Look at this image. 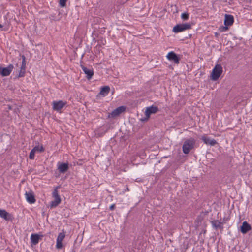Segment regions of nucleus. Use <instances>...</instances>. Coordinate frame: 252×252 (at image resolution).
<instances>
[{"label": "nucleus", "mask_w": 252, "mask_h": 252, "mask_svg": "<svg viewBox=\"0 0 252 252\" xmlns=\"http://www.w3.org/2000/svg\"><path fill=\"white\" fill-rule=\"evenodd\" d=\"M211 223L213 227L216 228H218L220 227L221 223L218 220H213L211 222Z\"/></svg>", "instance_id": "20"}, {"label": "nucleus", "mask_w": 252, "mask_h": 252, "mask_svg": "<svg viewBox=\"0 0 252 252\" xmlns=\"http://www.w3.org/2000/svg\"><path fill=\"white\" fill-rule=\"evenodd\" d=\"M3 25H2L1 24H0V28H3Z\"/></svg>", "instance_id": "29"}, {"label": "nucleus", "mask_w": 252, "mask_h": 252, "mask_svg": "<svg viewBox=\"0 0 252 252\" xmlns=\"http://www.w3.org/2000/svg\"><path fill=\"white\" fill-rule=\"evenodd\" d=\"M25 196L27 201L30 204L34 203L36 201L34 193L32 191L26 192L25 193Z\"/></svg>", "instance_id": "11"}, {"label": "nucleus", "mask_w": 252, "mask_h": 252, "mask_svg": "<svg viewBox=\"0 0 252 252\" xmlns=\"http://www.w3.org/2000/svg\"><path fill=\"white\" fill-rule=\"evenodd\" d=\"M110 88L108 86H104L101 88L99 93L97 94V97L100 96H105L109 93Z\"/></svg>", "instance_id": "16"}, {"label": "nucleus", "mask_w": 252, "mask_h": 252, "mask_svg": "<svg viewBox=\"0 0 252 252\" xmlns=\"http://www.w3.org/2000/svg\"><path fill=\"white\" fill-rule=\"evenodd\" d=\"M22 65L20 67V69L21 70H26V57L25 56L23 55L22 56Z\"/></svg>", "instance_id": "19"}, {"label": "nucleus", "mask_w": 252, "mask_h": 252, "mask_svg": "<svg viewBox=\"0 0 252 252\" xmlns=\"http://www.w3.org/2000/svg\"><path fill=\"white\" fill-rule=\"evenodd\" d=\"M115 206V204H112L111 205V210H113L114 209Z\"/></svg>", "instance_id": "28"}, {"label": "nucleus", "mask_w": 252, "mask_h": 252, "mask_svg": "<svg viewBox=\"0 0 252 252\" xmlns=\"http://www.w3.org/2000/svg\"><path fill=\"white\" fill-rule=\"evenodd\" d=\"M195 142V140L193 138H190L185 140L182 146L183 153L185 154H189L193 148Z\"/></svg>", "instance_id": "1"}, {"label": "nucleus", "mask_w": 252, "mask_h": 252, "mask_svg": "<svg viewBox=\"0 0 252 252\" xmlns=\"http://www.w3.org/2000/svg\"><path fill=\"white\" fill-rule=\"evenodd\" d=\"M113 92H112V91H111V94H113Z\"/></svg>", "instance_id": "32"}, {"label": "nucleus", "mask_w": 252, "mask_h": 252, "mask_svg": "<svg viewBox=\"0 0 252 252\" xmlns=\"http://www.w3.org/2000/svg\"><path fill=\"white\" fill-rule=\"evenodd\" d=\"M189 14L187 12L183 13L181 16V18L184 20H187L189 18Z\"/></svg>", "instance_id": "23"}, {"label": "nucleus", "mask_w": 252, "mask_h": 252, "mask_svg": "<svg viewBox=\"0 0 252 252\" xmlns=\"http://www.w3.org/2000/svg\"><path fill=\"white\" fill-rule=\"evenodd\" d=\"M40 237L37 234H32L31 236V240L32 244L36 245L38 243Z\"/></svg>", "instance_id": "18"}, {"label": "nucleus", "mask_w": 252, "mask_h": 252, "mask_svg": "<svg viewBox=\"0 0 252 252\" xmlns=\"http://www.w3.org/2000/svg\"><path fill=\"white\" fill-rule=\"evenodd\" d=\"M52 104L54 111L61 113L63 108L66 105V102L62 100L54 101Z\"/></svg>", "instance_id": "5"}, {"label": "nucleus", "mask_w": 252, "mask_h": 252, "mask_svg": "<svg viewBox=\"0 0 252 252\" xmlns=\"http://www.w3.org/2000/svg\"><path fill=\"white\" fill-rule=\"evenodd\" d=\"M13 68L14 66L12 64H10L6 67H0V74L2 76H8L10 75Z\"/></svg>", "instance_id": "7"}, {"label": "nucleus", "mask_w": 252, "mask_h": 252, "mask_svg": "<svg viewBox=\"0 0 252 252\" xmlns=\"http://www.w3.org/2000/svg\"><path fill=\"white\" fill-rule=\"evenodd\" d=\"M35 153V152L33 149H32V151H31V152L30 153V155H29V158L31 159H33L34 158Z\"/></svg>", "instance_id": "25"}, {"label": "nucleus", "mask_w": 252, "mask_h": 252, "mask_svg": "<svg viewBox=\"0 0 252 252\" xmlns=\"http://www.w3.org/2000/svg\"><path fill=\"white\" fill-rule=\"evenodd\" d=\"M108 117H110V113H108Z\"/></svg>", "instance_id": "30"}, {"label": "nucleus", "mask_w": 252, "mask_h": 252, "mask_svg": "<svg viewBox=\"0 0 252 252\" xmlns=\"http://www.w3.org/2000/svg\"><path fill=\"white\" fill-rule=\"evenodd\" d=\"M67 0H60L59 3L61 7H63L66 6Z\"/></svg>", "instance_id": "26"}, {"label": "nucleus", "mask_w": 252, "mask_h": 252, "mask_svg": "<svg viewBox=\"0 0 252 252\" xmlns=\"http://www.w3.org/2000/svg\"><path fill=\"white\" fill-rule=\"evenodd\" d=\"M26 252H30L28 250H27Z\"/></svg>", "instance_id": "31"}, {"label": "nucleus", "mask_w": 252, "mask_h": 252, "mask_svg": "<svg viewBox=\"0 0 252 252\" xmlns=\"http://www.w3.org/2000/svg\"><path fill=\"white\" fill-rule=\"evenodd\" d=\"M191 28V25L189 23L177 24L173 29V32L175 33L182 32Z\"/></svg>", "instance_id": "3"}, {"label": "nucleus", "mask_w": 252, "mask_h": 252, "mask_svg": "<svg viewBox=\"0 0 252 252\" xmlns=\"http://www.w3.org/2000/svg\"><path fill=\"white\" fill-rule=\"evenodd\" d=\"M233 22H234L233 16L231 15L226 14L225 16V19H224V22L225 27H223V28L225 29V30L228 29V28L227 27L232 25L233 24Z\"/></svg>", "instance_id": "10"}, {"label": "nucleus", "mask_w": 252, "mask_h": 252, "mask_svg": "<svg viewBox=\"0 0 252 252\" xmlns=\"http://www.w3.org/2000/svg\"><path fill=\"white\" fill-rule=\"evenodd\" d=\"M56 247L57 249H62L63 247L62 241L57 240Z\"/></svg>", "instance_id": "24"}, {"label": "nucleus", "mask_w": 252, "mask_h": 252, "mask_svg": "<svg viewBox=\"0 0 252 252\" xmlns=\"http://www.w3.org/2000/svg\"><path fill=\"white\" fill-rule=\"evenodd\" d=\"M81 67L84 73L86 75V77L87 79L90 80L94 75V71L93 68L91 67L88 68L83 65H81Z\"/></svg>", "instance_id": "9"}, {"label": "nucleus", "mask_w": 252, "mask_h": 252, "mask_svg": "<svg viewBox=\"0 0 252 252\" xmlns=\"http://www.w3.org/2000/svg\"><path fill=\"white\" fill-rule=\"evenodd\" d=\"M58 169L60 173H64L69 169L68 163H59Z\"/></svg>", "instance_id": "15"}, {"label": "nucleus", "mask_w": 252, "mask_h": 252, "mask_svg": "<svg viewBox=\"0 0 252 252\" xmlns=\"http://www.w3.org/2000/svg\"><path fill=\"white\" fill-rule=\"evenodd\" d=\"M222 67L220 64H217L212 70L211 79L213 81L217 80L222 73Z\"/></svg>", "instance_id": "2"}, {"label": "nucleus", "mask_w": 252, "mask_h": 252, "mask_svg": "<svg viewBox=\"0 0 252 252\" xmlns=\"http://www.w3.org/2000/svg\"><path fill=\"white\" fill-rule=\"evenodd\" d=\"M58 187H56L52 193V196L54 198V200L52 201L51 203V207H56L61 201L60 196L58 194Z\"/></svg>", "instance_id": "4"}, {"label": "nucleus", "mask_w": 252, "mask_h": 252, "mask_svg": "<svg viewBox=\"0 0 252 252\" xmlns=\"http://www.w3.org/2000/svg\"><path fill=\"white\" fill-rule=\"evenodd\" d=\"M166 58L168 60L174 62L176 64H179L180 63V58L173 51L168 53Z\"/></svg>", "instance_id": "6"}, {"label": "nucleus", "mask_w": 252, "mask_h": 252, "mask_svg": "<svg viewBox=\"0 0 252 252\" xmlns=\"http://www.w3.org/2000/svg\"><path fill=\"white\" fill-rule=\"evenodd\" d=\"M65 234L64 233H60L58 236L57 240L60 241H63V240L65 238Z\"/></svg>", "instance_id": "22"}, {"label": "nucleus", "mask_w": 252, "mask_h": 252, "mask_svg": "<svg viewBox=\"0 0 252 252\" xmlns=\"http://www.w3.org/2000/svg\"><path fill=\"white\" fill-rule=\"evenodd\" d=\"M0 217L7 221L11 220L13 219V216L11 214L1 209H0Z\"/></svg>", "instance_id": "12"}, {"label": "nucleus", "mask_w": 252, "mask_h": 252, "mask_svg": "<svg viewBox=\"0 0 252 252\" xmlns=\"http://www.w3.org/2000/svg\"><path fill=\"white\" fill-rule=\"evenodd\" d=\"M35 152H42L44 151V148H43V146L41 145V146H35L33 149H32Z\"/></svg>", "instance_id": "21"}, {"label": "nucleus", "mask_w": 252, "mask_h": 252, "mask_svg": "<svg viewBox=\"0 0 252 252\" xmlns=\"http://www.w3.org/2000/svg\"><path fill=\"white\" fill-rule=\"evenodd\" d=\"M201 139L204 143L211 146H214L217 143L216 140L214 139H211L209 137H206L205 136H202Z\"/></svg>", "instance_id": "14"}, {"label": "nucleus", "mask_w": 252, "mask_h": 252, "mask_svg": "<svg viewBox=\"0 0 252 252\" xmlns=\"http://www.w3.org/2000/svg\"><path fill=\"white\" fill-rule=\"evenodd\" d=\"M125 110L126 107L125 106H120L117 108L112 112H111V117H114L119 116L122 112H124Z\"/></svg>", "instance_id": "13"}, {"label": "nucleus", "mask_w": 252, "mask_h": 252, "mask_svg": "<svg viewBox=\"0 0 252 252\" xmlns=\"http://www.w3.org/2000/svg\"><path fill=\"white\" fill-rule=\"evenodd\" d=\"M25 70L20 69V70L19 72L18 77H24L25 75Z\"/></svg>", "instance_id": "27"}, {"label": "nucleus", "mask_w": 252, "mask_h": 252, "mask_svg": "<svg viewBox=\"0 0 252 252\" xmlns=\"http://www.w3.org/2000/svg\"><path fill=\"white\" fill-rule=\"evenodd\" d=\"M251 229V225L247 222L244 221L242 223V225L241 227V232L245 234Z\"/></svg>", "instance_id": "17"}, {"label": "nucleus", "mask_w": 252, "mask_h": 252, "mask_svg": "<svg viewBox=\"0 0 252 252\" xmlns=\"http://www.w3.org/2000/svg\"><path fill=\"white\" fill-rule=\"evenodd\" d=\"M158 108L156 106H152L147 107L145 111V114L146 117V118L145 119H142V121L148 120L150 116L152 114L156 113V112H157L158 111Z\"/></svg>", "instance_id": "8"}, {"label": "nucleus", "mask_w": 252, "mask_h": 252, "mask_svg": "<svg viewBox=\"0 0 252 252\" xmlns=\"http://www.w3.org/2000/svg\"><path fill=\"white\" fill-rule=\"evenodd\" d=\"M126 190H129L128 188H126Z\"/></svg>", "instance_id": "33"}]
</instances>
